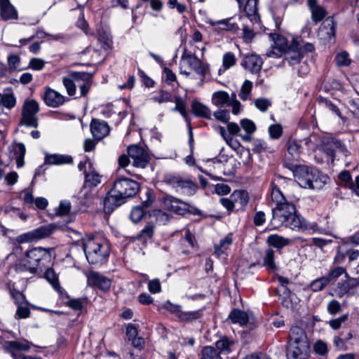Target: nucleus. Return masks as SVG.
Instances as JSON below:
<instances>
[{
	"instance_id": "obj_1",
	"label": "nucleus",
	"mask_w": 359,
	"mask_h": 359,
	"mask_svg": "<svg viewBox=\"0 0 359 359\" xmlns=\"http://www.w3.org/2000/svg\"><path fill=\"white\" fill-rule=\"evenodd\" d=\"M271 198L276 203V207L272 209L271 226L277 228L283 225L294 231L309 233L320 231V228L317 222L307 221L298 215L293 202H289L274 184H272Z\"/></svg>"
},
{
	"instance_id": "obj_2",
	"label": "nucleus",
	"mask_w": 359,
	"mask_h": 359,
	"mask_svg": "<svg viewBox=\"0 0 359 359\" xmlns=\"http://www.w3.org/2000/svg\"><path fill=\"white\" fill-rule=\"evenodd\" d=\"M140 188V185L137 181L119 176L114 180L110 194L104 200V211L112 212L116 208L123 204L128 198L135 196Z\"/></svg>"
},
{
	"instance_id": "obj_3",
	"label": "nucleus",
	"mask_w": 359,
	"mask_h": 359,
	"mask_svg": "<svg viewBox=\"0 0 359 359\" xmlns=\"http://www.w3.org/2000/svg\"><path fill=\"white\" fill-rule=\"evenodd\" d=\"M86 259L90 264H103L109 256V245L99 238L90 237L83 243Z\"/></svg>"
},
{
	"instance_id": "obj_4",
	"label": "nucleus",
	"mask_w": 359,
	"mask_h": 359,
	"mask_svg": "<svg viewBox=\"0 0 359 359\" xmlns=\"http://www.w3.org/2000/svg\"><path fill=\"white\" fill-rule=\"evenodd\" d=\"M50 248L41 247L34 248L26 252V258L23 260L26 270L32 274H36L38 267L45 266L51 260Z\"/></svg>"
},
{
	"instance_id": "obj_5",
	"label": "nucleus",
	"mask_w": 359,
	"mask_h": 359,
	"mask_svg": "<svg viewBox=\"0 0 359 359\" xmlns=\"http://www.w3.org/2000/svg\"><path fill=\"white\" fill-rule=\"evenodd\" d=\"M39 110V104L35 100H26L22 107L20 125L37 128L39 125L37 114Z\"/></svg>"
},
{
	"instance_id": "obj_6",
	"label": "nucleus",
	"mask_w": 359,
	"mask_h": 359,
	"mask_svg": "<svg viewBox=\"0 0 359 359\" xmlns=\"http://www.w3.org/2000/svg\"><path fill=\"white\" fill-rule=\"evenodd\" d=\"M162 203L166 210L180 215H184L187 213L194 215H201V211L176 198L171 196H165L162 198Z\"/></svg>"
},
{
	"instance_id": "obj_7",
	"label": "nucleus",
	"mask_w": 359,
	"mask_h": 359,
	"mask_svg": "<svg viewBox=\"0 0 359 359\" xmlns=\"http://www.w3.org/2000/svg\"><path fill=\"white\" fill-rule=\"evenodd\" d=\"M184 67H189V70H193L202 77H205L208 71V65L202 63L195 54H192L185 48L181 57V73L189 76V71L183 70Z\"/></svg>"
},
{
	"instance_id": "obj_8",
	"label": "nucleus",
	"mask_w": 359,
	"mask_h": 359,
	"mask_svg": "<svg viewBox=\"0 0 359 359\" xmlns=\"http://www.w3.org/2000/svg\"><path fill=\"white\" fill-rule=\"evenodd\" d=\"M318 139L319 145L320 149L329 156L332 161H334L335 149H339L342 146L340 140H338L332 137L327 135L318 136L316 134L311 135L309 138L305 139L306 144L311 142L312 138Z\"/></svg>"
},
{
	"instance_id": "obj_9",
	"label": "nucleus",
	"mask_w": 359,
	"mask_h": 359,
	"mask_svg": "<svg viewBox=\"0 0 359 359\" xmlns=\"http://www.w3.org/2000/svg\"><path fill=\"white\" fill-rule=\"evenodd\" d=\"M54 231L52 225H45L36 228L31 231L19 236L17 241L19 243L36 241L50 236Z\"/></svg>"
},
{
	"instance_id": "obj_10",
	"label": "nucleus",
	"mask_w": 359,
	"mask_h": 359,
	"mask_svg": "<svg viewBox=\"0 0 359 359\" xmlns=\"http://www.w3.org/2000/svg\"><path fill=\"white\" fill-rule=\"evenodd\" d=\"M128 155L133 159V165L136 168H145L150 160L147 151L136 144L128 147Z\"/></svg>"
},
{
	"instance_id": "obj_11",
	"label": "nucleus",
	"mask_w": 359,
	"mask_h": 359,
	"mask_svg": "<svg viewBox=\"0 0 359 359\" xmlns=\"http://www.w3.org/2000/svg\"><path fill=\"white\" fill-rule=\"evenodd\" d=\"M86 277L88 285L90 286L97 287L102 291H107L111 287V280L99 272L91 271L86 274Z\"/></svg>"
},
{
	"instance_id": "obj_12",
	"label": "nucleus",
	"mask_w": 359,
	"mask_h": 359,
	"mask_svg": "<svg viewBox=\"0 0 359 359\" xmlns=\"http://www.w3.org/2000/svg\"><path fill=\"white\" fill-rule=\"evenodd\" d=\"M292 171L294 177L299 184L303 188H307L311 184L310 172L311 168L304 165H294L290 168Z\"/></svg>"
},
{
	"instance_id": "obj_13",
	"label": "nucleus",
	"mask_w": 359,
	"mask_h": 359,
	"mask_svg": "<svg viewBox=\"0 0 359 359\" xmlns=\"http://www.w3.org/2000/svg\"><path fill=\"white\" fill-rule=\"evenodd\" d=\"M4 350L11 354L13 359L20 358L24 355L22 353H18L19 351H27L30 348V345L27 341H8L4 343Z\"/></svg>"
},
{
	"instance_id": "obj_14",
	"label": "nucleus",
	"mask_w": 359,
	"mask_h": 359,
	"mask_svg": "<svg viewBox=\"0 0 359 359\" xmlns=\"http://www.w3.org/2000/svg\"><path fill=\"white\" fill-rule=\"evenodd\" d=\"M90 128L93 138L97 141L102 140L107 136L110 132V127L107 123L97 118H92Z\"/></svg>"
},
{
	"instance_id": "obj_15",
	"label": "nucleus",
	"mask_w": 359,
	"mask_h": 359,
	"mask_svg": "<svg viewBox=\"0 0 359 359\" xmlns=\"http://www.w3.org/2000/svg\"><path fill=\"white\" fill-rule=\"evenodd\" d=\"M42 98L47 106L53 108L58 107L68 100L57 91L50 88H46Z\"/></svg>"
},
{
	"instance_id": "obj_16",
	"label": "nucleus",
	"mask_w": 359,
	"mask_h": 359,
	"mask_svg": "<svg viewBox=\"0 0 359 359\" xmlns=\"http://www.w3.org/2000/svg\"><path fill=\"white\" fill-rule=\"evenodd\" d=\"M262 65L263 60L262 57L255 53L245 55L241 62V66L252 74L259 72L262 67Z\"/></svg>"
},
{
	"instance_id": "obj_17",
	"label": "nucleus",
	"mask_w": 359,
	"mask_h": 359,
	"mask_svg": "<svg viewBox=\"0 0 359 359\" xmlns=\"http://www.w3.org/2000/svg\"><path fill=\"white\" fill-rule=\"evenodd\" d=\"M310 352L309 344L289 345L287 351V359H307Z\"/></svg>"
},
{
	"instance_id": "obj_18",
	"label": "nucleus",
	"mask_w": 359,
	"mask_h": 359,
	"mask_svg": "<svg viewBox=\"0 0 359 359\" xmlns=\"http://www.w3.org/2000/svg\"><path fill=\"white\" fill-rule=\"evenodd\" d=\"M306 4L311 11V18L315 24L321 22L327 15L325 8L318 4V0H306Z\"/></svg>"
},
{
	"instance_id": "obj_19",
	"label": "nucleus",
	"mask_w": 359,
	"mask_h": 359,
	"mask_svg": "<svg viewBox=\"0 0 359 359\" xmlns=\"http://www.w3.org/2000/svg\"><path fill=\"white\" fill-rule=\"evenodd\" d=\"M215 346V349L220 352V354H229L238 349V343L226 336H223L217 341Z\"/></svg>"
},
{
	"instance_id": "obj_20",
	"label": "nucleus",
	"mask_w": 359,
	"mask_h": 359,
	"mask_svg": "<svg viewBox=\"0 0 359 359\" xmlns=\"http://www.w3.org/2000/svg\"><path fill=\"white\" fill-rule=\"evenodd\" d=\"M258 0H246L245 4L243 3V10L252 23H256L259 21V16L257 8Z\"/></svg>"
},
{
	"instance_id": "obj_21",
	"label": "nucleus",
	"mask_w": 359,
	"mask_h": 359,
	"mask_svg": "<svg viewBox=\"0 0 359 359\" xmlns=\"http://www.w3.org/2000/svg\"><path fill=\"white\" fill-rule=\"evenodd\" d=\"M0 15L5 21L17 20L18 18V12L10 0H0Z\"/></svg>"
},
{
	"instance_id": "obj_22",
	"label": "nucleus",
	"mask_w": 359,
	"mask_h": 359,
	"mask_svg": "<svg viewBox=\"0 0 359 359\" xmlns=\"http://www.w3.org/2000/svg\"><path fill=\"white\" fill-rule=\"evenodd\" d=\"M309 344L305 331L299 326L292 327L290 332V345Z\"/></svg>"
},
{
	"instance_id": "obj_23",
	"label": "nucleus",
	"mask_w": 359,
	"mask_h": 359,
	"mask_svg": "<svg viewBox=\"0 0 359 359\" xmlns=\"http://www.w3.org/2000/svg\"><path fill=\"white\" fill-rule=\"evenodd\" d=\"M311 184L307 188L313 189H320L326 183L328 177L322 175L318 170L311 168L310 172Z\"/></svg>"
},
{
	"instance_id": "obj_24",
	"label": "nucleus",
	"mask_w": 359,
	"mask_h": 359,
	"mask_svg": "<svg viewBox=\"0 0 359 359\" xmlns=\"http://www.w3.org/2000/svg\"><path fill=\"white\" fill-rule=\"evenodd\" d=\"M229 319L231 320L232 323L239 324L241 326H243L248 324L250 318L246 312L238 309H234L230 312Z\"/></svg>"
},
{
	"instance_id": "obj_25",
	"label": "nucleus",
	"mask_w": 359,
	"mask_h": 359,
	"mask_svg": "<svg viewBox=\"0 0 359 359\" xmlns=\"http://www.w3.org/2000/svg\"><path fill=\"white\" fill-rule=\"evenodd\" d=\"M284 53H285V60L291 66L299 63L303 57L302 53L299 50L297 44L294 47H290Z\"/></svg>"
},
{
	"instance_id": "obj_26",
	"label": "nucleus",
	"mask_w": 359,
	"mask_h": 359,
	"mask_svg": "<svg viewBox=\"0 0 359 359\" xmlns=\"http://www.w3.org/2000/svg\"><path fill=\"white\" fill-rule=\"evenodd\" d=\"M45 162L50 165L70 164L73 162V158L69 155L54 154L46 155Z\"/></svg>"
},
{
	"instance_id": "obj_27",
	"label": "nucleus",
	"mask_w": 359,
	"mask_h": 359,
	"mask_svg": "<svg viewBox=\"0 0 359 359\" xmlns=\"http://www.w3.org/2000/svg\"><path fill=\"white\" fill-rule=\"evenodd\" d=\"M11 151L13 154V157L15 158L17 168L22 167L25 164L24 157L26 152L25 144L21 142L13 144Z\"/></svg>"
},
{
	"instance_id": "obj_28",
	"label": "nucleus",
	"mask_w": 359,
	"mask_h": 359,
	"mask_svg": "<svg viewBox=\"0 0 359 359\" xmlns=\"http://www.w3.org/2000/svg\"><path fill=\"white\" fill-rule=\"evenodd\" d=\"M154 229L155 225L154 224H147L136 236L135 238L140 241L143 245H146L148 241L152 239L154 234Z\"/></svg>"
},
{
	"instance_id": "obj_29",
	"label": "nucleus",
	"mask_w": 359,
	"mask_h": 359,
	"mask_svg": "<svg viewBox=\"0 0 359 359\" xmlns=\"http://www.w3.org/2000/svg\"><path fill=\"white\" fill-rule=\"evenodd\" d=\"M337 23L332 16L328 17L322 25L321 32L324 33L326 38L331 39L334 37L336 34Z\"/></svg>"
},
{
	"instance_id": "obj_30",
	"label": "nucleus",
	"mask_w": 359,
	"mask_h": 359,
	"mask_svg": "<svg viewBox=\"0 0 359 359\" xmlns=\"http://www.w3.org/2000/svg\"><path fill=\"white\" fill-rule=\"evenodd\" d=\"M230 21L231 19L227 18L219 21L211 22L210 24L215 29L231 31L236 33L239 30V27L236 23H232Z\"/></svg>"
},
{
	"instance_id": "obj_31",
	"label": "nucleus",
	"mask_w": 359,
	"mask_h": 359,
	"mask_svg": "<svg viewBox=\"0 0 359 359\" xmlns=\"http://www.w3.org/2000/svg\"><path fill=\"white\" fill-rule=\"evenodd\" d=\"M193 113L198 117L210 119L211 111L205 105L198 101H194L191 104Z\"/></svg>"
},
{
	"instance_id": "obj_32",
	"label": "nucleus",
	"mask_w": 359,
	"mask_h": 359,
	"mask_svg": "<svg viewBox=\"0 0 359 359\" xmlns=\"http://www.w3.org/2000/svg\"><path fill=\"white\" fill-rule=\"evenodd\" d=\"M267 243L274 248L281 249L285 246L289 245L291 243V241L289 238L277 234H273L267 238Z\"/></svg>"
},
{
	"instance_id": "obj_33",
	"label": "nucleus",
	"mask_w": 359,
	"mask_h": 359,
	"mask_svg": "<svg viewBox=\"0 0 359 359\" xmlns=\"http://www.w3.org/2000/svg\"><path fill=\"white\" fill-rule=\"evenodd\" d=\"M274 259L275 251L271 248L266 249L263 257V265L266 266L268 270L271 271H274L278 269Z\"/></svg>"
},
{
	"instance_id": "obj_34",
	"label": "nucleus",
	"mask_w": 359,
	"mask_h": 359,
	"mask_svg": "<svg viewBox=\"0 0 359 359\" xmlns=\"http://www.w3.org/2000/svg\"><path fill=\"white\" fill-rule=\"evenodd\" d=\"M101 182V176L95 171L85 172L84 188H93L97 187Z\"/></svg>"
},
{
	"instance_id": "obj_35",
	"label": "nucleus",
	"mask_w": 359,
	"mask_h": 359,
	"mask_svg": "<svg viewBox=\"0 0 359 359\" xmlns=\"http://www.w3.org/2000/svg\"><path fill=\"white\" fill-rule=\"evenodd\" d=\"M200 359H223L215 348L211 346H205L203 347L200 353Z\"/></svg>"
},
{
	"instance_id": "obj_36",
	"label": "nucleus",
	"mask_w": 359,
	"mask_h": 359,
	"mask_svg": "<svg viewBox=\"0 0 359 359\" xmlns=\"http://www.w3.org/2000/svg\"><path fill=\"white\" fill-rule=\"evenodd\" d=\"M178 188L182 189L187 194L191 195L196 192V189H198V186L196 183L194 182L190 179H185L182 177L179 183Z\"/></svg>"
},
{
	"instance_id": "obj_37",
	"label": "nucleus",
	"mask_w": 359,
	"mask_h": 359,
	"mask_svg": "<svg viewBox=\"0 0 359 359\" xmlns=\"http://www.w3.org/2000/svg\"><path fill=\"white\" fill-rule=\"evenodd\" d=\"M202 316V311L201 310L193 311H181L178 314V318L181 321L192 322L194 320L201 318Z\"/></svg>"
},
{
	"instance_id": "obj_38",
	"label": "nucleus",
	"mask_w": 359,
	"mask_h": 359,
	"mask_svg": "<svg viewBox=\"0 0 359 359\" xmlns=\"http://www.w3.org/2000/svg\"><path fill=\"white\" fill-rule=\"evenodd\" d=\"M269 38L273 42V46L278 48L286 51L290 47L287 46L286 39L282 35L276 33L269 34Z\"/></svg>"
},
{
	"instance_id": "obj_39",
	"label": "nucleus",
	"mask_w": 359,
	"mask_h": 359,
	"mask_svg": "<svg viewBox=\"0 0 359 359\" xmlns=\"http://www.w3.org/2000/svg\"><path fill=\"white\" fill-rule=\"evenodd\" d=\"M212 102L216 106H223L229 103L230 97L227 93L224 91H217L213 94Z\"/></svg>"
},
{
	"instance_id": "obj_40",
	"label": "nucleus",
	"mask_w": 359,
	"mask_h": 359,
	"mask_svg": "<svg viewBox=\"0 0 359 359\" xmlns=\"http://www.w3.org/2000/svg\"><path fill=\"white\" fill-rule=\"evenodd\" d=\"M44 277L47 280L48 283H50L53 287L60 292L61 290V287L59 284V280L57 274L55 273V271L52 268H48L45 273Z\"/></svg>"
},
{
	"instance_id": "obj_41",
	"label": "nucleus",
	"mask_w": 359,
	"mask_h": 359,
	"mask_svg": "<svg viewBox=\"0 0 359 359\" xmlns=\"http://www.w3.org/2000/svg\"><path fill=\"white\" fill-rule=\"evenodd\" d=\"M348 243H344L341 245L337 248V253L334 257L333 263L334 264H342L347 256L348 249L346 248Z\"/></svg>"
},
{
	"instance_id": "obj_42",
	"label": "nucleus",
	"mask_w": 359,
	"mask_h": 359,
	"mask_svg": "<svg viewBox=\"0 0 359 359\" xmlns=\"http://www.w3.org/2000/svg\"><path fill=\"white\" fill-rule=\"evenodd\" d=\"M342 274H345L346 277H348V275L346 272V269L342 266H336L331 269L328 274L325 276L327 279H328L329 283L336 280Z\"/></svg>"
},
{
	"instance_id": "obj_43",
	"label": "nucleus",
	"mask_w": 359,
	"mask_h": 359,
	"mask_svg": "<svg viewBox=\"0 0 359 359\" xmlns=\"http://www.w3.org/2000/svg\"><path fill=\"white\" fill-rule=\"evenodd\" d=\"M329 284L328 279L325 276L314 280L310 284V288L313 292L321 291Z\"/></svg>"
},
{
	"instance_id": "obj_44",
	"label": "nucleus",
	"mask_w": 359,
	"mask_h": 359,
	"mask_svg": "<svg viewBox=\"0 0 359 359\" xmlns=\"http://www.w3.org/2000/svg\"><path fill=\"white\" fill-rule=\"evenodd\" d=\"M28 305V302L18 305L15 314V319H25L29 317L31 312Z\"/></svg>"
},
{
	"instance_id": "obj_45",
	"label": "nucleus",
	"mask_w": 359,
	"mask_h": 359,
	"mask_svg": "<svg viewBox=\"0 0 359 359\" xmlns=\"http://www.w3.org/2000/svg\"><path fill=\"white\" fill-rule=\"evenodd\" d=\"M318 102L319 104L323 105L324 107L330 109L331 111L334 113L337 116L341 117V113L339 109L330 100H327V98L320 97L318 98Z\"/></svg>"
},
{
	"instance_id": "obj_46",
	"label": "nucleus",
	"mask_w": 359,
	"mask_h": 359,
	"mask_svg": "<svg viewBox=\"0 0 359 359\" xmlns=\"http://www.w3.org/2000/svg\"><path fill=\"white\" fill-rule=\"evenodd\" d=\"M69 76L75 82H78L80 81L86 82L88 81H92L93 74L87 72H72L70 73Z\"/></svg>"
},
{
	"instance_id": "obj_47",
	"label": "nucleus",
	"mask_w": 359,
	"mask_h": 359,
	"mask_svg": "<svg viewBox=\"0 0 359 359\" xmlns=\"http://www.w3.org/2000/svg\"><path fill=\"white\" fill-rule=\"evenodd\" d=\"M145 215V210L142 206L133 208L130 212V219L134 223H137L142 220Z\"/></svg>"
},
{
	"instance_id": "obj_48",
	"label": "nucleus",
	"mask_w": 359,
	"mask_h": 359,
	"mask_svg": "<svg viewBox=\"0 0 359 359\" xmlns=\"http://www.w3.org/2000/svg\"><path fill=\"white\" fill-rule=\"evenodd\" d=\"M335 61L338 66L342 67H347L351 62L349 55L346 51H342L337 54L335 57Z\"/></svg>"
},
{
	"instance_id": "obj_49",
	"label": "nucleus",
	"mask_w": 359,
	"mask_h": 359,
	"mask_svg": "<svg viewBox=\"0 0 359 359\" xmlns=\"http://www.w3.org/2000/svg\"><path fill=\"white\" fill-rule=\"evenodd\" d=\"M74 82L75 81L70 76H65L62 79V83L66 88L67 93L69 96H73L76 93V88Z\"/></svg>"
},
{
	"instance_id": "obj_50",
	"label": "nucleus",
	"mask_w": 359,
	"mask_h": 359,
	"mask_svg": "<svg viewBox=\"0 0 359 359\" xmlns=\"http://www.w3.org/2000/svg\"><path fill=\"white\" fill-rule=\"evenodd\" d=\"M243 35L242 38L245 43H250L252 41V39L255 36V33L252 28H251L248 25H243Z\"/></svg>"
},
{
	"instance_id": "obj_51",
	"label": "nucleus",
	"mask_w": 359,
	"mask_h": 359,
	"mask_svg": "<svg viewBox=\"0 0 359 359\" xmlns=\"http://www.w3.org/2000/svg\"><path fill=\"white\" fill-rule=\"evenodd\" d=\"M269 136L271 139L278 140L283 134V128L280 124H273L269 128Z\"/></svg>"
},
{
	"instance_id": "obj_52",
	"label": "nucleus",
	"mask_w": 359,
	"mask_h": 359,
	"mask_svg": "<svg viewBox=\"0 0 359 359\" xmlns=\"http://www.w3.org/2000/svg\"><path fill=\"white\" fill-rule=\"evenodd\" d=\"M152 100L154 102H157L159 104H161L163 102H168L172 101V96L170 93L168 91H165L163 90H161L158 95L154 96L152 97Z\"/></svg>"
},
{
	"instance_id": "obj_53",
	"label": "nucleus",
	"mask_w": 359,
	"mask_h": 359,
	"mask_svg": "<svg viewBox=\"0 0 359 359\" xmlns=\"http://www.w3.org/2000/svg\"><path fill=\"white\" fill-rule=\"evenodd\" d=\"M16 104V99L13 93L4 94L1 105L7 109H12Z\"/></svg>"
},
{
	"instance_id": "obj_54",
	"label": "nucleus",
	"mask_w": 359,
	"mask_h": 359,
	"mask_svg": "<svg viewBox=\"0 0 359 359\" xmlns=\"http://www.w3.org/2000/svg\"><path fill=\"white\" fill-rule=\"evenodd\" d=\"M181 177L180 175L167 174L163 177V182L175 188H178Z\"/></svg>"
},
{
	"instance_id": "obj_55",
	"label": "nucleus",
	"mask_w": 359,
	"mask_h": 359,
	"mask_svg": "<svg viewBox=\"0 0 359 359\" xmlns=\"http://www.w3.org/2000/svg\"><path fill=\"white\" fill-rule=\"evenodd\" d=\"M10 294L17 305L28 302L24 294L16 289L11 290Z\"/></svg>"
},
{
	"instance_id": "obj_56",
	"label": "nucleus",
	"mask_w": 359,
	"mask_h": 359,
	"mask_svg": "<svg viewBox=\"0 0 359 359\" xmlns=\"http://www.w3.org/2000/svg\"><path fill=\"white\" fill-rule=\"evenodd\" d=\"M223 67L225 69L230 68L236 64V57L233 53H226L223 56Z\"/></svg>"
},
{
	"instance_id": "obj_57",
	"label": "nucleus",
	"mask_w": 359,
	"mask_h": 359,
	"mask_svg": "<svg viewBox=\"0 0 359 359\" xmlns=\"http://www.w3.org/2000/svg\"><path fill=\"white\" fill-rule=\"evenodd\" d=\"M252 88V82L248 80L245 81L239 93V96L243 100H247L248 95L251 92Z\"/></svg>"
},
{
	"instance_id": "obj_58",
	"label": "nucleus",
	"mask_w": 359,
	"mask_h": 359,
	"mask_svg": "<svg viewBox=\"0 0 359 359\" xmlns=\"http://www.w3.org/2000/svg\"><path fill=\"white\" fill-rule=\"evenodd\" d=\"M167 4L170 9L175 8L180 14L187 11V6L178 2L177 0H168Z\"/></svg>"
},
{
	"instance_id": "obj_59",
	"label": "nucleus",
	"mask_w": 359,
	"mask_h": 359,
	"mask_svg": "<svg viewBox=\"0 0 359 359\" xmlns=\"http://www.w3.org/2000/svg\"><path fill=\"white\" fill-rule=\"evenodd\" d=\"M241 128L245 133H254L256 130V126L255 123L248 118H244L241 121Z\"/></svg>"
},
{
	"instance_id": "obj_60",
	"label": "nucleus",
	"mask_w": 359,
	"mask_h": 359,
	"mask_svg": "<svg viewBox=\"0 0 359 359\" xmlns=\"http://www.w3.org/2000/svg\"><path fill=\"white\" fill-rule=\"evenodd\" d=\"M255 104L260 111L265 112L267 111L268 108L271 107V102L266 98H259L255 100Z\"/></svg>"
},
{
	"instance_id": "obj_61",
	"label": "nucleus",
	"mask_w": 359,
	"mask_h": 359,
	"mask_svg": "<svg viewBox=\"0 0 359 359\" xmlns=\"http://www.w3.org/2000/svg\"><path fill=\"white\" fill-rule=\"evenodd\" d=\"M45 66V61L41 58L34 57L30 60L29 67L34 70H41Z\"/></svg>"
},
{
	"instance_id": "obj_62",
	"label": "nucleus",
	"mask_w": 359,
	"mask_h": 359,
	"mask_svg": "<svg viewBox=\"0 0 359 359\" xmlns=\"http://www.w3.org/2000/svg\"><path fill=\"white\" fill-rule=\"evenodd\" d=\"M71 210V203L69 201H62L57 209V214L60 216L67 215Z\"/></svg>"
},
{
	"instance_id": "obj_63",
	"label": "nucleus",
	"mask_w": 359,
	"mask_h": 359,
	"mask_svg": "<svg viewBox=\"0 0 359 359\" xmlns=\"http://www.w3.org/2000/svg\"><path fill=\"white\" fill-rule=\"evenodd\" d=\"M175 107L174 108L175 111H179L182 116L187 118V112L185 104L182 101V98L180 97H176L175 100Z\"/></svg>"
},
{
	"instance_id": "obj_64",
	"label": "nucleus",
	"mask_w": 359,
	"mask_h": 359,
	"mask_svg": "<svg viewBox=\"0 0 359 359\" xmlns=\"http://www.w3.org/2000/svg\"><path fill=\"white\" fill-rule=\"evenodd\" d=\"M215 118L223 123H228L229 121V114L226 109L219 110L214 113Z\"/></svg>"
}]
</instances>
